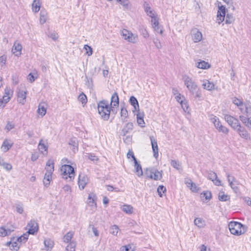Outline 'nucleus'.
<instances>
[{
  "label": "nucleus",
  "mask_w": 251,
  "mask_h": 251,
  "mask_svg": "<svg viewBox=\"0 0 251 251\" xmlns=\"http://www.w3.org/2000/svg\"><path fill=\"white\" fill-rule=\"evenodd\" d=\"M45 169L46 172L43 179V183L45 186L48 187L52 179V174L54 171V162L52 160L49 159L47 162Z\"/></svg>",
  "instance_id": "2"
},
{
  "label": "nucleus",
  "mask_w": 251,
  "mask_h": 251,
  "mask_svg": "<svg viewBox=\"0 0 251 251\" xmlns=\"http://www.w3.org/2000/svg\"><path fill=\"white\" fill-rule=\"evenodd\" d=\"M150 138L151 141L152 149L153 152V156L155 158H157L158 156V148L157 141L153 136H150Z\"/></svg>",
  "instance_id": "20"
},
{
  "label": "nucleus",
  "mask_w": 251,
  "mask_h": 251,
  "mask_svg": "<svg viewBox=\"0 0 251 251\" xmlns=\"http://www.w3.org/2000/svg\"><path fill=\"white\" fill-rule=\"evenodd\" d=\"M235 130L237 131L239 136L242 138L246 140H250L251 139L249 133L244 127L241 126V125H240Z\"/></svg>",
  "instance_id": "15"
},
{
  "label": "nucleus",
  "mask_w": 251,
  "mask_h": 251,
  "mask_svg": "<svg viewBox=\"0 0 251 251\" xmlns=\"http://www.w3.org/2000/svg\"><path fill=\"white\" fill-rule=\"evenodd\" d=\"M27 91L24 85L21 84L18 88L17 99L18 102L22 105L25 103Z\"/></svg>",
  "instance_id": "9"
},
{
  "label": "nucleus",
  "mask_w": 251,
  "mask_h": 251,
  "mask_svg": "<svg viewBox=\"0 0 251 251\" xmlns=\"http://www.w3.org/2000/svg\"><path fill=\"white\" fill-rule=\"evenodd\" d=\"M40 0H34L32 3V10L35 12H38L41 7Z\"/></svg>",
  "instance_id": "37"
},
{
  "label": "nucleus",
  "mask_w": 251,
  "mask_h": 251,
  "mask_svg": "<svg viewBox=\"0 0 251 251\" xmlns=\"http://www.w3.org/2000/svg\"><path fill=\"white\" fill-rule=\"evenodd\" d=\"M120 114L122 120L123 121H126V119L128 117V112L125 107L121 108Z\"/></svg>",
  "instance_id": "39"
},
{
  "label": "nucleus",
  "mask_w": 251,
  "mask_h": 251,
  "mask_svg": "<svg viewBox=\"0 0 251 251\" xmlns=\"http://www.w3.org/2000/svg\"><path fill=\"white\" fill-rule=\"evenodd\" d=\"M180 105L181 106L182 108L183 109V110L185 112H187L188 111L189 106H188V105L187 104V102L186 100H184L183 102L182 103H181L180 104Z\"/></svg>",
  "instance_id": "60"
},
{
  "label": "nucleus",
  "mask_w": 251,
  "mask_h": 251,
  "mask_svg": "<svg viewBox=\"0 0 251 251\" xmlns=\"http://www.w3.org/2000/svg\"><path fill=\"white\" fill-rule=\"evenodd\" d=\"M74 236V232L69 231L67 232L63 237V240L65 243H69L70 242H74L72 240V238Z\"/></svg>",
  "instance_id": "30"
},
{
  "label": "nucleus",
  "mask_w": 251,
  "mask_h": 251,
  "mask_svg": "<svg viewBox=\"0 0 251 251\" xmlns=\"http://www.w3.org/2000/svg\"><path fill=\"white\" fill-rule=\"evenodd\" d=\"M97 196L95 194L92 192L89 194L88 199L87 200V203L88 205L91 207L92 208H96L97 207Z\"/></svg>",
  "instance_id": "17"
},
{
  "label": "nucleus",
  "mask_w": 251,
  "mask_h": 251,
  "mask_svg": "<svg viewBox=\"0 0 251 251\" xmlns=\"http://www.w3.org/2000/svg\"><path fill=\"white\" fill-rule=\"evenodd\" d=\"M175 99L180 104L182 103L184 100H185L184 97L181 95L180 93H177V95L175 96Z\"/></svg>",
  "instance_id": "53"
},
{
  "label": "nucleus",
  "mask_w": 251,
  "mask_h": 251,
  "mask_svg": "<svg viewBox=\"0 0 251 251\" xmlns=\"http://www.w3.org/2000/svg\"><path fill=\"white\" fill-rule=\"evenodd\" d=\"M218 199L222 201H226L230 199V196L226 195L224 192H220L218 195Z\"/></svg>",
  "instance_id": "40"
},
{
  "label": "nucleus",
  "mask_w": 251,
  "mask_h": 251,
  "mask_svg": "<svg viewBox=\"0 0 251 251\" xmlns=\"http://www.w3.org/2000/svg\"><path fill=\"white\" fill-rule=\"evenodd\" d=\"M226 8L223 5L219 6L217 15V21L219 24L225 20L226 16Z\"/></svg>",
  "instance_id": "12"
},
{
  "label": "nucleus",
  "mask_w": 251,
  "mask_h": 251,
  "mask_svg": "<svg viewBox=\"0 0 251 251\" xmlns=\"http://www.w3.org/2000/svg\"><path fill=\"white\" fill-rule=\"evenodd\" d=\"M208 117L211 122L213 124L215 127L219 132L226 134H228V129L222 125L219 119L217 117L213 114L209 115Z\"/></svg>",
  "instance_id": "5"
},
{
  "label": "nucleus",
  "mask_w": 251,
  "mask_h": 251,
  "mask_svg": "<svg viewBox=\"0 0 251 251\" xmlns=\"http://www.w3.org/2000/svg\"><path fill=\"white\" fill-rule=\"evenodd\" d=\"M89 181L87 176L84 174H80L78 176V185L80 190H83Z\"/></svg>",
  "instance_id": "13"
},
{
  "label": "nucleus",
  "mask_w": 251,
  "mask_h": 251,
  "mask_svg": "<svg viewBox=\"0 0 251 251\" xmlns=\"http://www.w3.org/2000/svg\"><path fill=\"white\" fill-rule=\"evenodd\" d=\"M69 244L66 247V250L67 251H75V242H73L68 243Z\"/></svg>",
  "instance_id": "46"
},
{
  "label": "nucleus",
  "mask_w": 251,
  "mask_h": 251,
  "mask_svg": "<svg viewBox=\"0 0 251 251\" xmlns=\"http://www.w3.org/2000/svg\"><path fill=\"white\" fill-rule=\"evenodd\" d=\"M69 145L74 152L77 151L78 143L76 138H72L69 141Z\"/></svg>",
  "instance_id": "27"
},
{
  "label": "nucleus",
  "mask_w": 251,
  "mask_h": 251,
  "mask_svg": "<svg viewBox=\"0 0 251 251\" xmlns=\"http://www.w3.org/2000/svg\"><path fill=\"white\" fill-rule=\"evenodd\" d=\"M145 175L147 177L155 180H160L162 177L161 173L155 168L147 169Z\"/></svg>",
  "instance_id": "8"
},
{
  "label": "nucleus",
  "mask_w": 251,
  "mask_h": 251,
  "mask_svg": "<svg viewBox=\"0 0 251 251\" xmlns=\"http://www.w3.org/2000/svg\"><path fill=\"white\" fill-rule=\"evenodd\" d=\"M134 163V167L135 169L136 173L137 175L139 176H142L143 175V171L142 169L141 166L138 163L136 159H135Z\"/></svg>",
  "instance_id": "36"
},
{
  "label": "nucleus",
  "mask_w": 251,
  "mask_h": 251,
  "mask_svg": "<svg viewBox=\"0 0 251 251\" xmlns=\"http://www.w3.org/2000/svg\"><path fill=\"white\" fill-rule=\"evenodd\" d=\"M235 182H232L231 183H229V185L231 187V188L233 190L234 192L237 193V192L239 190V188L237 186Z\"/></svg>",
  "instance_id": "56"
},
{
  "label": "nucleus",
  "mask_w": 251,
  "mask_h": 251,
  "mask_svg": "<svg viewBox=\"0 0 251 251\" xmlns=\"http://www.w3.org/2000/svg\"><path fill=\"white\" fill-rule=\"evenodd\" d=\"M62 177L65 179H69L72 181L75 177V173L74 169L69 164H64L61 168Z\"/></svg>",
  "instance_id": "4"
},
{
  "label": "nucleus",
  "mask_w": 251,
  "mask_h": 251,
  "mask_svg": "<svg viewBox=\"0 0 251 251\" xmlns=\"http://www.w3.org/2000/svg\"><path fill=\"white\" fill-rule=\"evenodd\" d=\"M7 235L5 226L0 227V236L4 237Z\"/></svg>",
  "instance_id": "63"
},
{
  "label": "nucleus",
  "mask_w": 251,
  "mask_h": 251,
  "mask_svg": "<svg viewBox=\"0 0 251 251\" xmlns=\"http://www.w3.org/2000/svg\"><path fill=\"white\" fill-rule=\"evenodd\" d=\"M13 95V91L11 90L9 87H6L4 90V95L2 97L3 99L8 98V101L10 100Z\"/></svg>",
  "instance_id": "35"
},
{
  "label": "nucleus",
  "mask_w": 251,
  "mask_h": 251,
  "mask_svg": "<svg viewBox=\"0 0 251 251\" xmlns=\"http://www.w3.org/2000/svg\"><path fill=\"white\" fill-rule=\"evenodd\" d=\"M224 119L228 125L234 130L240 125L238 120L231 115L226 114L225 115Z\"/></svg>",
  "instance_id": "10"
},
{
  "label": "nucleus",
  "mask_w": 251,
  "mask_h": 251,
  "mask_svg": "<svg viewBox=\"0 0 251 251\" xmlns=\"http://www.w3.org/2000/svg\"><path fill=\"white\" fill-rule=\"evenodd\" d=\"M28 235L29 234L27 233H26V232L24 233V234H23L20 237L18 238V239H17L18 242H19L20 243H22V242L25 243V242L27 241V240L28 239Z\"/></svg>",
  "instance_id": "45"
},
{
  "label": "nucleus",
  "mask_w": 251,
  "mask_h": 251,
  "mask_svg": "<svg viewBox=\"0 0 251 251\" xmlns=\"http://www.w3.org/2000/svg\"><path fill=\"white\" fill-rule=\"evenodd\" d=\"M166 191V188L163 185H159L157 188V192L158 193L159 196L160 197H162V192L164 193Z\"/></svg>",
  "instance_id": "55"
},
{
  "label": "nucleus",
  "mask_w": 251,
  "mask_h": 251,
  "mask_svg": "<svg viewBox=\"0 0 251 251\" xmlns=\"http://www.w3.org/2000/svg\"><path fill=\"white\" fill-rule=\"evenodd\" d=\"M144 10L148 16H150L151 18L156 16L155 12L154 11V10L151 9V7H150L149 4L148 2H144Z\"/></svg>",
  "instance_id": "24"
},
{
  "label": "nucleus",
  "mask_w": 251,
  "mask_h": 251,
  "mask_svg": "<svg viewBox=\"0 0 251 251\" xmlns=\"http://www.w3.org/2000/svg\"><path fill=\"white\" fill-rule=\"evenodd\" d=\"M225 23L227 24H231L234 21L233 17L232 16L227 14L226 17H225Z\"/></svg>",
  "instance_id": "54"
},
{
  "label": "nucleus",
  "mask_w": 251,
  "mask_h": 251,
  "mask_svg": "<svg viewBox=\"0 0 251 251\" xmlns=\"http://www.w3.org/2000/svg\"><path fill=\"white\" fill-rule=\"evenodd\" d=\"M208 178L211 180L216 186H221V182L218 178L217 174L213 172L210 171L208 173Z\"/></svg>",
  "instance_id": "19"
},
{
  "label": "nucleus",
  "mask_w": 251,
  "mask_h": 251,
  "mask_svg": "<svg viewBox=\"0 0 251 251\" xmlns=\"http://www.w3.org/2000/svg\"><path fill=\"white\" fill-rule=\"evenodd\" d=\"M84 49L86 51V54H87L88 56H91L93 53V50L92 48L88 46V45H85L84 46Z\"/></svg>",
  "instance_id": "50"
},
{
  "label": "nucleus",
  "mask_w": 251,
  "mask_h": 251,
  "mask_svg": "<svg viewBox=\"0 0 251 251\" xmlns=\"http://www.w3.org/2000/svg\"><path fill=\"white\" fill-rule=\"evenodd\" d=\"M8 98H5V99H0V107L3 108L5 106V104L9 101Z\"/></svg>",
  "instance_id": "61"
},
{
  "label": "nucleus",
  "mask_w": 251,
  "mask_h": 251,
  "mask_svg": "<svg viewBox=\"0 0 251 251\" xmlns=\"http://www.w3.org/2000/svg\"><path fill=\"white\" fill-rule=\"evenodd\" d=\"M171 166L177 170H181V164L179 161L176 160H172L171 161Z\"/></svg>",
  "instance_id": "42"
},
{
  "label": "nucleus",
  "mask_w": 251,
  "mask_h": 251,
  "mask_svg": "<svg viewBox=\"0 0 251 251\" xmlns=\"http://www.w3.org/2000/svg\"><path fill=\"white\" fill-rule=\"evenodd\" d=\"M123 211L127 214H131L133 213V207L128 204H124L121 207Z\"/></svg>",
  "instance_id": "34"
},
{
  "label": "nucleus",
  "mask_w": 251,
  "mask_h": 251,
  "mask_svg": "<svg viewBox=\"0 0 251 251\" xmlns=\"http://www.w3.org/2000/svg\"><path fill=\"white\" fill-rule=\"evenodd\" d=\"M6 245L7 246H9V248L11 250H14L15 251H17L20 248V246L16 242H8L6 243Z\"/></svg>",
  "instance_id": "38"
},
{
  "label": "nucleus",
  "mask_w": 251,
  "mask_h": 251,
  "mask_svg": "<svg viewBox=\"0 0 251 251\" xmlns=\"http://www.w3.org/2000/svg\"><path fill=\"white\" fill-rule=\"evenodd\" d=\"M195 66L199 69H209L211 65L207 62L204 60H199V61L195 63Z\"/></svg>",
  "instance_id": "23"
},
{
  "label": "nucleus",
  "mask_w": 251,
  "mask_h": 251,
  "mask_svg": "<svg viewBox=\"0 0 251 251\" xmlns=\"http://www.w3.org/2000/svg\"><path fill=\"white\" fill-rule=\"evenodd\" d=\"M44 244L48 251H50L54 246L53 241L49 238L45 239Z\"/></svg>",
  "instance_id": "31"
},
{
  "label": "nucleus",
  "mask_w": 251,
  "mask_h": 251,
  "mask_svg": "<svg viewBox=\"0 0 251 251\" xmlns=\"http://www.w3.org/2000/svg\"><path fill=\"white\" fill-rule=\"evenodd\" d=\"M48 13L46 11L41 10L40 13V23L41 25L44 24L47 21Z\"/></svg>",
  "instance_id": "32"
},
{
  "label": "nucleus",
  "mask_w": 251,
  "mask_h": 251,
  "mask_svg": "<svg viewBox=\"0 0 251 251\" xmlns=\"http://www.w3.org/2000/svg\"><path fill=\"white\" fill-rule=\"evenodd\" d=\"M202 86L203 89L208 91H212L215 89H217V88H215V84L213 82H210L207 79L203 80Z\"/></svg>",
  "instance_id": "21"
},
{
  "label": "nucleus",
  "mask_w": 251,
  "mask_h": 251,
  "mask_svg": "<svg viewBox=\"0 0 251 251\" xmlns=\"http://www.w3.org/2000/svg\"><path fill=\"white\" fill-rule=\"evenodd\" d=\"M151 22L152 23V27L159 25L158 20L156 16H154L153 17H151Z\"/></svg>",
  "instance_id": "58"
},
{
  "label": "nucleus",
  "mask_w": 251,
  "mask_h": 251,
  "mask_svg": "<svg viewBox=\"0 0 251 251\" xmlns=\"http://www.w3.org/2000/svg\"><path fill=\"white\" fill-rule=\"evenodd\" d=\"M119 104V97L117 93H114L111 96L110 105L111 108L118 106Z\"/></svg>",
  "instance_id": "26"
},
{
  "label": "nucleus",
  "mask_w": 251,
  "mask_h": 251,
  "mask_svg": "<svg viewBox=\"0 0 251 251\" xmlns=\"http://www.w3.org/2000/svg\"><path fill=\"white\" fill-rule=\"evenodd\" d=\"M133 125L132 123H127L122 130L121 132L123 134V135L125 136L128 132L131 131L133 129Z\"/></svg>",
  "instance_id": "29"
},
{
  "label": "nucleus",
  "mask_w": 251,
  "mask_h": 251,
  "mask_svg": "<svg viewBox=\"0 0 251 251\" xmlns=\"http://www.w3.org/2000/svg\"><path fill=\"white\" fill-rule=\"evenodd\" d=\"M184 182L192 192H198L200 190V188L189 178H185Z\"/></svg>",
  "instance_id": "18"
},
{
  "label": "nucleus",
  "mask_w": 251,
  "mask_h": 251,
  "mask_svg": "<svg viewBox=\"0 0 251 251\" xmlns=\"http://www.w3.org/2000/svg\"><path fill=\"white\" fill-rule=\"evenodd\" d=\"M226 176L227 177V181L229 183H231L232 182H235L236 184H239V182L236 180L234 176H231L228 173H226Z\"/></svg>",
  "instance_id": "44"
},
{
  "label": "nucleus",
  "mask_w": 251,
  "mask_h": 251,
  "mask_svg": "<svg viewBox=\"0 0 251 251\" xmlns=\"http://www.w3.org/2000/svg\"><path fill=\"white\" fill-rule=\"evenodd\" d=\"M194 224L198 227H202L204 226V221L201 218H197L194 220Z\"/></svg>",
  "instance_id": "43"
},
{
  "label": "nucleus",
  "mask_w": 251,
  "mask_h": 251,
  "mask_svg": "<svg viewBox=\"0 0 251 251\" xmlns=\"http://www.w3.org/2000/svg\"><path fill=\"white\" fill-rule=\"evenodd\" d=\"M5 227L6 228V231L7 233V235L10 234L11 233V232H12L14 230V229H15V227L12 225H10L9 226H5Z\"/></svg>",
  "instance_id": "59"
},
{
  "label": "nucleus",
  "mask_w": 251,
  "mask_h": 251,
  "mask_svg": "<svg viewBox=\"0 0 251 251\" xmlns=\"http://www.w3.org/2000/svg\"><path fill=\"white\" fill-rule=\"evenodd\" d=\"M228 228L231 233L235 235L244 234L247 230L246 226L245 225L234 221H231L229 223Z\"/></svg>",
  "instance_id": "3"
},
{
  "label": "nucleus",
  "mask_w": 251,
  "mask_h": 251,
  "mask_svg": "<svg viewBox=\"0 0 251 251\" xmlns=\"http://www.w3.org/2000/svg\"><path fill=\"white\" fill-rule=\"evenodd\" d=\"M28 234L34 235L38 230V225L35 220H31L27 225Z\"/></svg>",
  "instance_id": "11"
},
{
  "label": "nucleus",
  "mask_w": 251,
  "mask_h": 251,
  "mask_svg": "<svg viewBox=\"0 0 251 251\" xmlns=\"http://www.w3.org/2000/svg\"><path fill=\"white\" fill-rule=\"evenodd\" d=\"M129 101H130V104L132 106H134L138 103L137 99L135 97H134V96H131L130 98Z\"/></svg>",
  "instance_id": "62"
},
{
  "label": "nucleus",
  "mask_w": 251,
  "mask_h": 251,
  "mask_svg": "<svg viewBox=\"0 0 251 251\" xmlns=\"http://www.w3.org/2000/svg\"><path fill=\"white\" fill-rule=\"evenodd\" d=\"M201 198H204L206 200H210L211 198V193L210 191H206L201 194Z\"/></svg>",
  "instance_id": "49"
},
{
  "label": "nucleus",
  "mask_w": 251,
  "mask_h": 251,
  "mask_svg": "<svg viewBox=\"0 0 251 251\" xmlns=\"http://www.w3.org/2000/svg\"><path fill=\"white\" fill-rule=\"evenodd\" d=\"M46 104L45 102L40 103L39 104L37 112L42 117L44 116L46 113Z\"/></svg>",
  "instance_id": "28"
},
{
  "label": "nucleus",
  "mask_w": 251,
  "mask_h": 251,
  "mask_svg": "<svg viewBox=\"0 0 251 251\" xmlns=\"http://www.w3.org/2000/svg\"><path fill=\"white\" fill-rule=\"evenodd\" d=\"M92 227V231H93V232L94 235L96 237H98L99 236V232L98 230L97 229V228L92 225H89V227Z\"/></svg>",
  "instance_id": "64"
},
{
  "label": "nucleus",
  "mask_w": 251,
  "mask_h": 251,
  "mask_svg": "<svg viewBox=\"0 0 251 251\" xmlns=\"http://www.w3.org/2000/svg\"><path fill=\"white\" fill-rule=\"evenodd\" d=\"M191 36L192 39L195 43L199 42L202 39L201 32L197 28H194L191 30Z\"/></svg>",
  "instance_id": "16"
},
{
  "label": "nucleus",
  "mask_w": 251,
  "mask_h": 251,
  "mask_svg": "<svg viewBox=\"0 0 251 251\" xmlns=\"http://www.w3.org/2000/svg\"><path fill=\"white\" fill-rule=\"evenodd\" d=\"M38 149L41 153L45 154H47L48 153V147L43 143V140H41L38 145Z\"/></svg>",
  "instance_id": "33"
},
{
  "label": "nucleus",
  "mask_w": 251,
  "mask_h": 251,
  "mask_svg": "<svg viewBox=\"0 0 251 251\" xmlns=\"http://www.w3.org/2000/svg\"><path fill=\"white\" fill-rule=\"evenodd\" d=\"M78 99L83 104H85L87 101V97L83 93L80 94L79 95Z\"/></svg>",
  "instance_id": "51"
},
{
  "label": "nucleus",
  "mask_w": 251,
  "mask_h": 251,
  "mask_svg": "<svg viewBox=\"0 0 251 251\" xmlns=\"http://www.w3.org/2000/svg\"><path fill=\"white\" fill-rule=\"evenodd\" d=\"M22 49V45L17 42H15L12 50V51L17 56H19L21 54Z\"/></svg>",
  "instance_id": "22"
},
{
  "label": "nucleus",
  "mask_w": 251,
  "mask_h": 251,
  "mask_svg": "<svg viewBox=\"0 0 251 251\" xmlns=\"http://www.w3.org/2000/svg\"><path fill=\"white\" fill-rule=\"evenodd\" d=\"M120 251H134V250L132 249L130 245L123 246L120 248Z\"/></svg>",
  "instance_id": "52"
},
{
  "label": "nucleus",
  "mask_w": 251,
  "mask_h": 251,
  "mask_svg": "<svg viewBox=\"0 0 251 251\" xmlns=\"http://www.w3.org/2000/svg\"><path fill=\"white\" fill-rule=\"evenodd\" d=\"M232 102L235 105H237L239 109L244 104V103L241 100H239L235 97L232 99Z\"/></svg>",
  "instance_id": "48"
},
{
  "label": "nucleus",
  "mask_w": 251,
  "mask_h": 251,
  "mask_svg": "<svg viewBox=\"0 0 251 251\" xmlns=\"http://www.w3.org/2000/svg\"><path fill=\"white\" fill-rule=\"evenodd\" d=\"M117 2L120 3L124 8L128 9L130 7V3L129 0H116Z\"/></svg>",
  "instance_id": "41"
},
{
  "label": "nucleus",
  "mask_w": 251,
  "mask_h": 251,
  "mask_svg": "<svg viewBox=\"0 0 251 251\" xmlns=\"http://www.w3.org/2000/svg\"><path fill=\"white\" fill-rule=\"evenodd\" d=\"M239 109L242 114L249 117L251 115V103L250 101L244 102Z\"/></svg>",
  "instance_id": "14"
},
{
  "label": "nucleus",
  "mask_w": 251,
  "mask_h": 251,
  "mask_svg": "<svg viewBox=\"0 0 251 251\" xmlns=\"http://www.w3.org/2000/svg\"><path fill=\"white\" fill-rule=\"evenodd\" d=\"M98 109L99 114L104 120H107L109 118L110 114V107L108 101L102 100L98 104Z\"/></svg>",
  "instance_id": "1"
},
{
  "label": "nucleus",
  "mask_w": 251,
  "mask_h": 251,
  "mask_svg": "<svg viewBox=\"0 0 251 251\" xmlns=\"http://www.w3.org/2000/svg\"><path fill=\"white\" fill-rule=\"evenodd\" d=\"M119 231V227L117 225H113L110 227V232L114 235H117Z\"/></svg>",
  "instance_id": "47"
},
{
  "label": "nucleus",
  "mask_w": 251,
  "mask_h": 251,
  "mask_svg": "<svg viewBox=\"0 0 251 251\" xmlns=\"http://www.w3.org/2000/svg\"><path fill=\"white\" fill-rule=\"evenodd\" d=\"M13 143L10 140L5 139L1 146V150L3 152L7 151L12 146Z\"/></svg>",
  "instance_id": "25"
},
{
  "label": "nucleus",
  "mask_w": 251,
  "mask_h": 251,
  "mask_svg": "<svg viewBox=\"0 0 251 251\" xmlns=\"http://www.w3.org/2000/svg\"><path fill=\"white\" fill-rule=\"evenodd\" d=\"M182 80L185 85L189 91L192 94H194L195 91L198 89V86L192 78L187 75H183L182 76Z\"/></svg>",
  "instance_id": "6"
},
{
  "label": "nucleus",
  "mask_w": 251,
  "mask_h": 251,
  "mask_svg": "<svg viewBox=\"0 0 251 251\" xmlns=\"http://www.w3.org/2000/svg\"><path fill=\"white\" fill-rule=\"evenodd\" d=\"M16 211L19 214H22L23 212V205L21 203H17L15 205Z\"/></svg>",
  "instance_id": "57"
},
{
  "label": "nucleus",
  "mask_w": 251,
  "mask_h": 251,
  "mask_svg": "<svg viewBox=\"0 0 251 251\" xmlns=\"http://www.w3.org/2000/svg\"><path fill=\"white\" fill-rule=\"evenodd\" d=\"M121 34L123 39L130 43L135 44L138 41V35L132 33L127 29H123L121 31Z\"/></svg>",
  "instance_id": "7"
}]
</instances>
